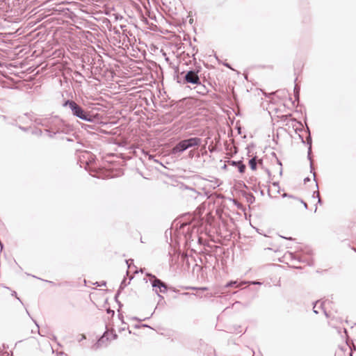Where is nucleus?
I'll list each match as a JSON object with an SVG mask.
<instances>
[{
  "mask_svg": "<svg viewBox=\"0 0 356 356\" xmlns=\"http://www.w3.org/2000/svg\"><path fill=\"white\" fill-rule=\"evenodd\" d=\"M237 166H238V171L241 172V173H243L245 170V165L241 162V161H238L237 163Z\"/></svg>",
  "mask_w": 356,
  "mask_h": 356,
  "instance_id": "8",
  "label": "nucleus"
},
{
  "mask_svg": "<svg viewBox=\"0 0 356 356\" xmlns=\"http://www.w3.org/2000/svg\"><path fill=\"white\" fill-rule=\"evenodd\" d=\"M237 163L238 162H236V161H232L230 162V164L232 165H236L237 166Z\"/></svg>",
  "mask_w": 356,
  "mask_h": 356,
  "instance_id": "10",
  "label": "nucleus"
},
{
  "mask_svg": "<svg viewBox=\"0 0 356 356\" xmlns=\"http://www.w3.org/2000/svg\"><path fill=\"white\" fill-rule=\"evenodd\" d=\"M293 204L295 207L300 209H307V204L303 202L300 200L294 199L293 201Z\"/></svg>",
  "mask_w": 356,
  "mask_h": 356,
  "instance_id": "5",
  "label": "nucleus"
},
{
  "mask_svg": "<svg viewBox=\"0 0 356 356\" xmlns=\"http://www.w3.org/2000/svg\"><path fill=\"white\" fill-rule=\"evenodd\" d=\"M249 165L252 170L257 169V161L255 158H252L249 161Z\"/></svg>",
  "mask_w": 356,
  "mask_h": 356,
  "instance_id": "6",
  "label": "nucleus"
},
{
  "mask_svg": "<svg viewBox=\"0 0 356 356\" xmlns=\"http://www.w3.org/2000/svg\"><path fill=\"white\" fill-rule=\"evenodd\" d=\"M148 276L151 277L153 280L152 284L154 288L156 289V293H165L167 291V286L160 280L157 279L154 275L148 274Z\"/></svg>",
  "mask_w": 356,
  "mask_h": 356,
  "instance_id": "3",
  "label": "nucleus"
},
{
  "mask_svg": "<svg viewBox=\"0 0 356 356\" xmlns=\"http://www.w3.org/2000/svg\"><path fill=\"white\" fill-rule=\"evenodd\" d=\"M108 339V334H104L98 341L97 344L99 346H102Z\"/></svg>",
  "mask_w": 356,
  "mask_h": 356,
  "instance_id": "7",
  "label": "nucleus"
},
{
  "mask_svg": "<svg viewBox=\"0 0 356 356\" xmlns=\"http://www.w3.org/2000/svg\"><path fill=\"white\" fill-rule=\"evenodd\" d=\"M246 284V282H242L239 283V284L236 286V287H239V286H242V285H243V284Z\"/></svg>",
  "mask_w": 356,
  "mask_h": 356,
  "instance_id": "11",
  "label": "nucleus"
},
{
  "mask_svg": "<svg viewBox=\"0 0 356 356\" xmlns=\"http://www.w3.org/2000/svg\"><path fill=\"white\" fill-rule=\"evenodd\" d=\"M185 80L188 83H194V84L200 83V79H199L197 74L193 71H189L186 74V75L185 76Z\"/></svg>",
  "mask_w": 356,
  "mask_h": 356,
  "instance_id": "4",
  "label": "nucleus"
},
{
  "mask_svg": "<svg viewBox=\"0 0 356 356\" xmlns=\"http://www.w3.org/2000/svg\"><path fill=\"white\" fill-rule=\"evenodd\" d=\"M64 105H68L74 115L82 120H88V115L75 102L68 100L65 102Z\"/></svg>",
  "mask_w": 356,
  "mask_h": 356,
  "instance_id": "2",
  "label": "nucleus"
},
{
  "mask_svg": "<svg viewBox=\"0 0 356 356\" xmlns=\"http://www.w3.org/2000/svg\"><path fill=\"white\" fill-rule=\"evenodd\" d=\"M200 144V139L198 138H191L188 139L183 140L172 148V153L177 154L182 152L190 147L199 146Z\"/></svg>",
  "mask_w": 356,
  "mask_h": 356,
  "instance_id": "1",
  "label": "nucleus"
},
{
  "mask_svg": "<svg viewBox=\"0 0 356 356\" xmlns=\"http://www.w3.org/2000/svg\"><path fill=\"white\" fill-rule=\"evenodd\" d=\"M236 284V282H230L226 284V287L232 286V285Z\"/></svg>",
  "mask_w": 356,
  "mask_h": 356,
  "instance_id": "9",
  "label": "nucleus"
}]
</instances>
